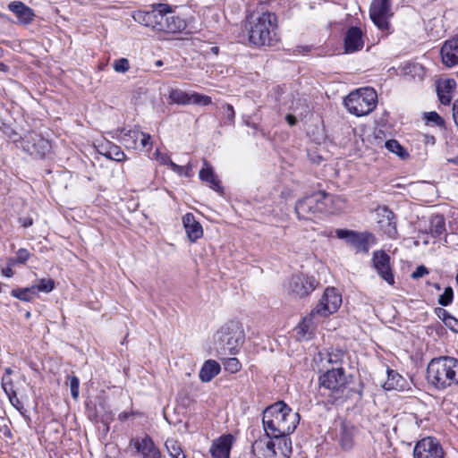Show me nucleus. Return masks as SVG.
<instances>
[{
	"instance_id": "680f3d73",
	"label": "nucleus",
	"mask_w": 458,
	"mask_h": 458,
	"mask_svg": "<svg viewBox=\"0 0 458 458\" xmlns=\"http://www.w3.org/2000/svg\"><path fill=\"white\" fill-rule=\"evenodd\" d=\"M285 119L291 126L295 125L297 123L296 117L293 114H287Z\"/></svg>"
},
{
	"instance_id": "b1692460",
	"label": "nucleus",
	"mask_w": 458,
	"mask_h": 458,
	"mask_svg": "<svg viewBox=\"0 0 458 458\" xmlns=\"http://www.w3.org/2000/svg\"><path fill=\"white\" fill-rule=\"evenodd\" d=\"M8 9L16 15L19 22L22 24L30 23L35 16L33 10L21 1L11 2Z\"/></svg>"
},
{
	"instance_id": "f704fd0d",
	"label": "nucleus",
	"mask_w": 458,
	"mask_h": 458,
	"mask_svg": "<svg viewBox=\"0 0 458 458\" xmlns=\"http://www.w3.org/2000/svg\"><path fill=\"white\" fill-rule=\"evenodd\" d=\"M11 295L22 301H30L36 296V288H33V286L15 288L11 291Z\"/></svg>"
},
{
	"instance_id": "7c9ffc66",
	"label": "nucleus",
	"mask_w": 458,
	"mask_h": 458,
	"mask_svg": "<svg viewBox=\"0 0 458 458\" xmlns=\"http://www.w3.org/2000/svg\"><path fill=\"white\" fill-rule=\"evenodd\" d=\"M132 18L136 22L142 24L146 27L151 26L153 28H157L156 22L157 19V14L156 13L155 11H136L132 13Z\"/></svg>"
},
{
	"instance_id": "4d7b16f0",
	"label": "nucleus",
	"mask_w": 458,
	"mask_h": 458,
	"mask_svg": "<svg viewBox=\"0 0 458 458\" xmlns=\"http://www.w3.org/2000/svg\"><path fill=\"white\" fill-rule=\"evenodd\" d=\"M169 168L179 175H182L184 170V166L179 165L174 162H170Z\"/></svg>"
},
{
	"instance_id": "e2e57ef3",
	"label": "nucleus",
	"mask_w": 458,
	"mask_h": 458,
	"mask_svg": "<svg viewBox=\"0 0 458 458\" xmlns=\"http://www.w3.org/2000/svg\"><path fill=\"white\" fill-rule=\"evenodd\" d=\"M191 170V165L189 164L188 165L184 166V170H183V173L182 174L186 175V176H189L190 175V171Z\"/></svg>"
},
{
	"instance_id": "603ef678",
	"label": "nucleus",
	"mask_w": 458,
	"mask_h": 458,
	"mask_svg": "<svg viewBox=\"0 0 458 458\" xmlns=\"http://www.w3.org/2000/svg\"><path fill=\"white\" fill-rule=\"evenodd\" d=\"M2 387L6 394L14 392L13 384L11 377L3 376L2 377Z\"/></svg>"
},
{
	"instance_id": "393cba45",
	"label": "nucleus",
	"mask_w": 458,
	"mask_h": 458,
	"mask_svg": "<svg viewBox=\"0 0 458 458\" xmlns=\"http://www.w3.org/2000/svg\"><path fill=\"white\" fill-rule=\"evenodd\" d=\"M199 176L201 181L208 183L211 189L222 192L220 181L216 176L213 167L206 159L203 160V167L199 171Z\"/></svg>"
},
{
	"instance_id": "e433bc0d",
	"label": "nucleus",
	"mask_w": 458,
	"mask_h": 458,
	"mask_svg": "<svg viewBox=\"0 0 458 458\" xmlns=\"http://www.w3.org/2000/svg\"><path fill=\"white\" fill-rule=\"evenodd\" d=\"M219 359L221 360L225 369L230 373H236L242 368V364L240 363L238 359L234 357L225 356V358Z\"/></svg>"
},
{
	"instance_id": "58836bf2",
	"label": "nucleus",
	"mask_w": 458,
	"mask_h": 458,
	"mask_svg": "<svg viewBox=\"0 0 458 458\" xmlns=\"http://www.w3.org/2000/svg\"><path fill=\"white\" fill-rule=\"evenodd\" d=\"M108 146L109 150L107 151V158L118 162L123 161L125 159V154L119 146H116L112 142H108L107 147Z\"/></svg>"
},
{
	"instance_id": "3c124183",
	"label": "nucleus",
	"mask_w": 458,
	"mask_h": 458,
	"mask_svg": "<svg viewBox=\"0 0 458 458\" xmlns=\"http://www.w3.org/2000/svg\"><path fill=\"white\" fill-rule=\"evenodd\" d=\"M9 398V401L11 403V404L16 409L18 410L21 413H22V410H23V405L21 404V401L19 400V398L17 397V394H16V392H12L8 394H6Z\"/></svg>"
},
{
	"instance_id": "a878e982",
	"label": "nucleus",
	"mask_w": 458,
	"mask_h": 458,
	"mask_svg": "<svg viewBox=\"0 0 458 458\" xmlns=\"http://www.w3.org/2000/svg\"><path fill=\"white\" fill-rule=\"evenodd\" d=\"M273 438L276 448V455L277 458H289L292 454V441L289 435H282V437H268Z\"/></svg>"
},
{
	"instance_id": "c03bdc74",
	"label": "nucleus",
	"mask_w": 458,
	"mask_h": 458,
	"mask_svg": "<svg viewBox=\"0 0 458 458\" xmlns=\"http://www.w3.org/2000/svg\"><path fill=\"white\" fill-rule=\"evenodd\" d=\"M439 312L443 313V322L445 325L449 327L452 331L458 333V319L451 316L450 314H447V312L440 309Z\"/></svg>"
},
{
	"instance_id": "f3484780",
	"label": "nucleus",
	"mask_w": 458,
	"mask_h": 458,
	"mask_svg": "<svg viewBox=\"0 0 458 458\" xmlns=\"http://www.w3.org/2000/svg\"><path fill=\"white\" fill-rule=\"evenodd\" d=\"M364 47L363 32L360 28L356 26L350 27L344 35V47L347 54H352L361 50Z\"/></svg>"
},
{
	"instance_id": "bf43d9fd",
	"label": "nucleus",
	"mask_w": 458,
	"mask_h": 458,
	"mask_svg": "<svg viewBox=\"0 0 458 458\" xmlns=\"http://www.w3.org/2000/svg\"><path fill=\"white\" fill-rule=\"evenodd\" d=\"M21 225L25 228L30 227L33 225V220L30 217H24V218L21 219Z\"/></svg>"
},
{
	"instance_id": "f257e3e1",
	"label": "nucleus",
	"mask_w": 458,
	"mask_h": 458,
	"mask_svg": "<svg viewBox=\"0 0 458 458\" xmlns=\"http://www.w3.org/2000/svg\"><path fill=\"white\" fill-rule=\"evenodd\" d=\"M300 421V414L280 401L266 408L262 423L267 437L291 435Z\"/></svg>"
},
{
	"instance_id": "9d476101",
	"label": "nucleus",
	"mask_w": 458,
	"mask_h": 458,
	"mask_svg": "<svg viewBox=\"0 0 458 458\" xmlns=\"http://www.w3.org/2000/svg\"><path fill=\"white\" fill-rule=\"evenodd\" d=\"M342 303V297L335 288H327L315 309L311 310V316L326 318L335 313Z\"/></svg>"
},
{
	"instance_id": "72a5a7b5",
	"label": "nucleus",
	"mask_w": 458,
	"mask_h": 458,
	"mask_svg": "<svg viewBox=\"0 0 458 458\" xmlns=\"http://www.w3.org/2000/svg\"><path fill=\"white\" fill-rule=\"evenodd\" d=\"M165 446L171 458H186L181 444L174 438H167Z\"/></svg>"
},
{
	"instance_id": "0e129e2a",
	"label": "nucleus",
	"mask_w": 458,
	"mask_h": 458,
	"mask_svg": "<svg viewBox=\"0 0 458 458\" xmlns=\"http://www.w3.org/2000/svg\"><path fill=\"white\" fill-rule=\"evenodd\" d=\"M128 418H129V414H128V413H126V412H123V413H121V414L119 415V419H120L121 420H127Z\"/></svg>"
},
{
	"instance_id": "052dcab7",
	"label": "nucleus",
	"mask_w": 458,
	"mask_h": 458,
	"mask_svg": "<svg viewBox=\"0 0 458 458\" xmlns=\"http://www.w3.org/2000/svg\"><path fill=\"white\" fill-rule=\"evenodd\" d=\"M2 274L6 277H12L13 276V270L12 267H7L2 269Z\"/></svg>"
},
{
	"instance_id": "49530a36",
	"label": "nucleus",
	"mask_w": 458,
	"mask_h": 458,
	"mask_svg": "<svg viewBox=\"0 0 458 458\" xmlns=\"http://www.w3.org/2000/svg\"><path fill=\"white\" fill-rule=\"evenodd\" d=\"M113 67L116 72L124 73L130 69L129 60L123 57L117 59L114 62Z\"/></svg>"
},
{
	"instance_id": "4c0bfd02",
	"label": "nucleus",
	"mask_w": 458,
	"mask_h": 458,
	"mask_svg": "<svg viewBox=\"0 0 458 458\" xmlns=\"http://www.w3.org/2000/svg\"><path fill=\"white\" fill-rule=\"evenodd\" d=\"M385 146L390 152L396 154L401 158L408 157V153L396 140H389L386 141Z\"/></svg>"
},
{
	"instance_id": "4be33fe9",
	"label": "nucleus",
	"mask_w": 458,
	"mask_h": 458,
	"mask_svg": "<svg viewBox=\"0 0 458 458\" xmlns=\"http://www.w3.org/2000/svg\"><path fill=\"white\" fill-rule=\"evenodd\" d=\"M157 30H163L167 33L181 32L186 28V22L181 17L170 14L163 21H157Z\"/></svg>"
},
{
	"instance_id": "f03ea898",
	"label": "nucleus",
	"mask_w": 458,
	"mask_h": 458,
	"mask_svg": "<svg viewBox=\"0 0 458 458\" xmlns=\"http://www.w3.org/2000/svg\"><path fill=\"white\" fill-rule=\"evenodd\" d=\"M320 394L327 397L331 404L344 403L350 398L353 390L348 387V379L343 367H332L323 373L319 378Z\"/></svg>"
},
{
	"instance_id": "864d4df0",
	"label": "nucleus",
	"mask_w": 458,
	"mask_h": 458,
	"mask_svg": "<svg viewBox=\"0 0 458 458\" xmlns=\"http://www.w3.org/2000/svg\"><path fill=\"white\" fill-rule=\"evenodd\" d=\"M156 157H157V160L161 165H170V162H172V159L170 158V157H169V156H167L166 154L161 153V152H159V151H157V152H156Z\"/></svg>"
},
{
	"instance_id": "c9c22d12",
	"label": "nucleus",
	"mask_w": 458,
	"mask_h": 458,
	"mask_svg": "<svg viewBox=\"0 0 458 458\" xmlns=\"http://www.w3.org/2000/svg\"><path fill=\"white\" fill-rule=\"evenodd\" d=\"M34 143L32 145L33 150L32 153L37 154L39 157H44L45 154L49 150L50 144L48 140L37 136L33 139Z\"/></svg>"
},
{
	"instance_id": "aec40b11",
	"label": "nucleus",
	"mask_w": 458,
	"mask_h": 458,
	"mask_svg": "<svg viewBox=\"0 0 458 458\" xmlns=\"http://www.w3.org/2000/svg\"><path fill=\"white\" fill-rule=\"evenodd\" d=\"M251 452L258 458H277L273 438L267 436L256 440L251 445Z\"/></svg>"
},
{
	"instance_id": "bb28decb",
	"label": "nucleus",
	"mask_w": 458,
	"mask_h": 458,
	"mask_svg": "<svg viewBox=\"0 0 458 458\" xmlns=\"http://www.w3.org/2000/svg\"><path fill=\"white\" fill-rule=\"evenodd\" d=\"M407 385H408L407 381L403 376H401L395 370H393L389 368L387 369V379L383 385L384 389H386L387 391H389V390L403 391L407 387Z\"/></svg>"
},
{
	"instance_id": "c85d7f7f",
	"label": "nucleus",
	"mask_w": 458,
	"mask_h": 458,
	"mask_svg": "<svg viewBox=\"0 0 458 458\" xmlns=\"http://www.w3.org/2000/svg\"><path fill=\"white\" fill-rule=\"evenodd\" d=\"M318 317V316H311L310 312L309 317L302 319L296 328L297 338L299 340H308L310 338L315 327L314 320L317 319Z\"/></svg>"
},
{
	"instance_id": "dca6fc26",
	"label": "nucleus",
	"mask_w": 458,
	"mask_h": 458,
	"mask_svg": "<svg viewBox=\"0 0 458 458\" xmlns=\"http://www.w3.org/2000/svg\"><path fill=\"white\" fill-rule=\"evenodd\" d=\"M372 262L378 276L387 284H394V277L390 266V257L383 250H376L373 253Z\"/></svg>"
},
{
	"instance_id": "5fc2aeb1",
	"label": "nucleus",
	"mask_w": 458,
	"mask_h": 458,
	"mask_svg": "<svg viewBox=\"0 0 458 458\" xmlns=\"http://www.w3.org/2000/svg\"><path fill=\"white\" fill-rule=\"evenodd\" d=\"M428 274V270L424 266H420L416 268V270L411 274V277L413 279H418L422 277L423 276Z\"/></svg>"
},
{
	"instance_id": "09e8293b",
	"label": "nucleus",
	"mask_w": 458,
	"mask_h": 458,
	"mask_svg": "<svg viewBox=\"0 0 458 458\" xmlns=\"http://www.w3.org/2000/svg\"><path fill=\"white\" fill-rule=\"evenodd\" d=\"M68 379L70 380V388H71V394L73 399H77L79 397V386H80V380L75 376H68Z\"/></svg>"
},
{
	"instance_id": "473e14b6",
	"label": "nucleus",
	"mask_w": 458,
	"mask_h": 458,
	"mask_svg": "<svg viewBox=\"0 0 458 458\" xmlns=\"http://www.w3.org/2000/svg\"><path fill=\"white\" fill-rule=\"evenodd\" d=\"M445 231V223L443 216L436 215L430 218L429 221V232L437 237L443 234Z\"/></svg>"
},
{
	"instance_id": "6ab92c4d",
	"label": "nucleus",
	"mask_w": 458,
	"mask_h": 458,
	"mask_svg": "<svg viewBox=\"0 0 458 458\" xmlns=\"http://www.w3.org/2000/svg\"><path fill=\"white\" fill-rule=\"evenodd\" d=\"M377 214L380 217L378 223L381 225V228L390 238H395L397 229L394 212L385 206L379 208Z\"/></svg>"
},
{
	"instance_id": "7ed1b4c3",
	"label": "nucleus",
	"mask_w": 458,
	"mask_h": 458,
	"mask_svg": "<svg viewBox=\"0 0 458 458\" xmlns=\"http://www.w3.org/2000/svg\"><path fill=\"white\" fill-rule=\"evenodd\" d=\"M249 41L257 47H272L279 41L277 17L274 13L265 12L252 16L248 23Z\"/></svg>"
},
{
	"instance_id": "5701e85b",
	"label": "nucleus",
	"mask_w": 458,
	"mask_h": 458,
	"mask_svg": "<svg viewBox=\"0 0 458 458\" xmlns=\"http://www.w3.org/2000/svg\"><path fill=\"white\" fill-rule=\"evenodd\" d=\"M182 223L191 242H195L203 235L201 225L195 219L191 213H187L182 216Z\"/></svg>"
},
{
	"instance_id": "de8ad7c7",
	"label": "nucleus",
	"mask_w": 458,
	"mask_h": 458,
	"mask_svg": "<svg viewBox=\"0 0 458 458\" xmlns=\"http://www.w3.org/2000/svg\"><path fill=\"white\" fill-rule=\"evenodd\" d=\"M424 118L426 119L427 123H432L437 126L444 125L443 118L437 112L432 111L425 113Z\"/></svg>"
},
{
	"instance_id": "cd10ccee",
	"label": "nucleus",
	"mask_w": 458,
	"mask_h": 458,
	"mask_svg": "<svg viewBox=\"0 0 458 458\" xmlns=\"http://www.w3.org/2000/svg\"><path fill=\"white\" fill-rule=\"evenodd\" d=\"M456 82L454 80H444L438 81L437 85V93L443 105H449L452 100L451 92L454 89Z\"/></svg>"
},
{
	"instance_id": "338daca9",
	"label": "nucleus",
	"mask_w": 458,
	"mask_h": 458,
	"mask_svg": "<svg viewBox=\"0 0 458 458\" xmlns=\"http://www.w3.org/2000/svg\"><path fill=\"white\" fill-rule=\"evenodd\" d=\"M12 373H13L12 369H11V368H6V369H5V370H4V376H9V377H11Z\"/></svg>"
},
{
	"instance_id": "8fccbe9b",
	"label": "nucleus",
	"mask_w": 458,
	"mask_h": 458,
	"mask_svg": "<svg viewBox=\"0 0 458 458\" xmlns=\"http://www.w3.org/2000/svg\"><path fill=\"white\" fill-rule=\"evenodd\" d=\"M30 258V252L26 249H19L16 252L15 259L13 260L14 263H25Z\"/></svg>"
},
{
	"instance_id": "4468645a",
	"label": "nucleus",
	"mask_w": 458,
	"mask_h": 458,
	"mask_svg": "<svg viewBox=\"0 0 458 458\" xmlns=\"http://www.w3.org/2000/svg\"><path fill=\"white\" fill-rule=\"evenodd\" d=\"M317 284L318 283L314 277L296 275L291 277L288 291L290 293L302 298L313 292Z\"/></svg>"
},
{
	"instance_id": "a19ab883",
	"label": "nucleus",
	"mask_w": 458,
	"mask_h": 458,
	"mask_svg": "<svg viewBox=\"0 0 458 458\" xmlns=\"http://www.w3.org/2000/svg\"><path fill=\"white\" fill-rule=\"evenodd\" d=\"M32 286L36 288V294L38 292L50 293L55 288V282L49 278H42L38 284Z\"/></svg>"
},
{
	"instance_id": "a211bd4d",
	"label": "nucleus",
	"mask_w": 458,
	"mask_h": 458,
	"mask_svg": "<svg viewBox=\"0 0 458 458\" xmlns=\"http://www.w3.org/2000/svg\"><path fill=\"white\" fill-rule=\"evenodd\" d=\"M442 63L446 67L458 64V34L446 40L441 47Z\"/></svg>"
},
{
	"instance_id": "ddd939ff",
	"label": "nucleus",
	"mask_w": 458,
	"mask_h": 458,
	"mask_svg": "<svg viewBox=\"0 0 458 458\" xmlns=\"http://www.w3.org/2000/svg\"><path fill=\"white\" fill-rule=\"evenodd\" d=\"M170 100L177 105H199L208 106L212 103V98L208 96L197 92H186L180 89H173L169 92Z\"/></svg>"
},
{
	"instance_id": "69168bd1",
	"label": "nucleus",
	"mask_w": 458,
	"mask_h": 458,
	"mask_svg": "<svg viewBox=\"0 0 458 458\" xmlns=\"http://www.w3.org/2000/svg\"><path fill=\"white\" fill-rule=\"evenodd\" d=\"M0 71L1 72H7L8 71V66L5 65L4 63H0Z\"/></svg>"
},
{
	"instance_id": "1a4fd4ad",
	"label": "nucleus",
	"mask_w": 458,
	"mask_h": 458,
	"mask_svg": "<svg viewBox=\"0 0 458 458\" xmlns=\"http://www.w3.org/2000/svg\"><path fill=\"white\" fill-rule=\"evenodd\" d=\"M359 433V428L351 421L341 420L335 428L334 439L342 451L349 452L353 449Z\"/></svg>"
},
{
	"instance_id": "39448f33",
	"label": "nucleus",
	"mask_w": 458,
	"mask_h": 458,
	"mask_svg": "<svg viewBox=\"0 0 458 458\" xmlns=\"http://www.w3.org/2000/svg\"><path fill=\"white\" fill-rule=\"evenodd\" d=\"M244 332L236 323L223 326L214 336V348L218 358L231 356L237 353L243 344Z\"/></svg>"
},
{
	"instance_id": "ea45409f",
	"label": "nucleus",
	"mask_w": 458,
	"mask_h": 458,
	"mask_svg": "<svg viewBox=\"0 0 458 458\" xmlns=\"http://www.w3.org/2000/svg\"><path fill=\"white\" fill-rule=\"evenodd\" d=\"M344 352L342 350H333L327 353V362L332 367H342Z\"/></svg>"
},
{
	"instance_id": "79ce46f5",
	"label": "nucleus",
	"mask_w": 458,
	"mask_h": 458,
	"mask_svg": "<svg viewBox=\"0 0 458 458\" xmlns=\"http://www.w3.org/2000/svg\"><path fill=\"white\" fill-rule=\"evenodd\" d=\"M156 13L157 14V21H163L165 18L173 13L171 7L165 4H157L153 5Z\"/></svg>"
},
{
	"instance_id": "0eeeda50",
	"label": "nucleus",
	"mask_w": 458,
	"mask_h": 458,
	"mask_svg": "<svg viewBox=\"0 0 458 458\" xmlns=\"http://www.w3.org/2000/svg\"><path fill=\"white\" fill-rule=\"evenodd\" d=\"M332 196L325 191H318L296 202L295 212L300 220L311 221L317 214L327 210V204Z\"/></svg>"
},
{
	"instance_id": "2f4dec72",
	"label": "nucleus",
	"mask_w": 458,
	"mask_h": 458,
	"mask_svg": "<svg viewBox=\"0 0 458 458\" xmlns=\"http://www.w3.org/2000/svg\"><path fill=\"white\" fill-rule=\"evenodd\" d=\"M140 131L138 129L133 130H123L121 131V140L123 142L126 148H137V141L140 138Z\"/></svg>"
},
{
	"instance_id": "412c9836",
	"label": "nucleus",
	"mask_w": 458,
	"mask_h": 458,
	"mask_svg": "<svg viewBox=\"0 0 458 458\" xmlns=\"http://www.w3.org/2000/svg\"><path fill=\"white\" fill-rule=\"evenodd\" d=\"M233 443V436H222L215 440L210 447L213 458H229Z\"/></svg>"
},
{
	"instance_id": "2eb2a0df",
	"label": "nucleus",
	"mask_w": 458,
	"mask_h": 458,
	"mask_svg": "<svg viewBox=\"0 0 458 458\" xmlns=\"http://www.w3.org/2000/svg\"><path fill=\"white\" fill-rule=\"evenodd\" d=\"M130 446L133 447L141 458H161L159 448L148 435L131 438Z\"/></svg>"
},
{
	"instance_id": "6e6d98bb",
	"label": "nucleus",
	"mask_w": 458,
	"mask_h": 458,
	"mask_svg": "<svg viewBox=\"0 0 458 458\" xmlns=\"http://www.w3.org/2000/svg\"><path fill=\"white\" fill-rule=\"evenodd\" d=\"M140 144H141L142 148H146L147 146L151 145L150 135L140 131Z\"/></svg>"
},
{
	"instance_id": "13d9d810",
	"label": "nucleus",
	"mask_w": 458,
	"mask_h": 458,
	"mask_svg": "<svg viewBox=\"0 0 458 458\" xmlns=\"http://www.w3.org/2000/svg\"><path fill=\"white\" fill-rule=\"evenodd\" d=\"M109 141H106L105 143H101L98 146V151L99 154L105 156L107 157V151L109 150V146L107 147Z\"/></svg>"
},
{
	"instance_id": "f8f14e48",
	"label": "nucleus",
	"mask_w": 458,
	"mask_h": 458,
	"mask_svg": "<svg viewBox=\"0 0 458 458\" xmlns=\"http://www.w3.org/2000/svg\"><path fill=\"white\" fill-rule=\"evenodd\" d=\"M413 456L414 458H444V451L436 438L428 437L416 443Z\"/></svg>"
},
{
	"instance_id": "a18cd8bd",
	"label": "nucleus",
	"mask_w": 458,
	"mask_h": 458,
	"mask_svg": "<svg viewBox=\"0 0 458 458\" xmlns=\"http://www.w3.org/2000/svg\"><path fill=\"white\" fill-rule=\"evenodd\" d=\"M454 292L451 287H446L438 298V303L442 306H448L453 301Z\"/></svg>"
},
{
	"instance_id": "6e6552de",
	"label": "nucleus",
	"mask_w": 458,
	"mask_h": 458,
	"mask_svg": "<svg viewBox=\"0 0 458 458\" xmlns=\"http://www.w3.org/2000/svg\"><path fill=\"white\" fill-rule=\"evenodd\" d=\"M337 238L343 239L351 247L358 252H369L371 245L376 243V238L369 232H356L348 229H337L335 231Z\"/></svg>"
},
{
	"instance_id": "423d86ee",
	"label": "nucleus",
	"mask_w": 458,
	"mask_h": 458,
	"mask_svg": "<svg viewBox=\"0 0 458 458\" xmlns=\"http://www.w3.org/2000/svg\"><path fill=\"white\" fill-rule=\"evenodd\" d=\"M377 92L372 88H362L351 92L344 100L347 110L357 116L369 114L377 106Z\"/></svg>"
},
{
	"instance_id": "37998d69",
	"label": "nucleus",
	"mask_w": 458,
	"mask_h": 458,
	"mask_svg": "<svg viewBox=\"0 0 458 458\" xmlns=\"http://www.w3.org/2000/svg\"><path fill=\"white\" fill-rule=\"evenodd\" d=\"M221 112L225 119V123L233 124L234 123L235 113L232 105L224 104L221 106Z\"/></svg>"
},
{
	"instance_id": "9b49d317",
	"label": "nucleus",
	"mask_w": 458,
	"mask_h": 458,
	"mask_svg": "<svg viewBox=\"0 0 458 458\" xmlns=\"http://www.w3.org/2000/svg\"><path fill=\"white\" fill-rule=\"evenodd\" d=\"M369 15L374 24L381 30L389 28L388 18L391 13V0H373L370 4Z\"/></svg>"
},
{
	"instance_id": "20e7f679",
	"label": "nucleus",
	"mask_w": 458,
	"mask_h": 458,
	"mask_svg": "<svg viewBox=\"0 0 458 458\" xmlns=\"http://www.w3.org/2000/svg\"><path fill=\"white\" fill-rule=\"evenodd\" d=\"M427 380L437 390L458 386V359L451 356L432 359L428 364Z\"/></svg>"
},
{
	"instance_id": "774afa93",
	"label": "nucleus",
	"mask_w": 458,
	"mask_h": 458,
	"mask_svg": "<svg viewBox=\"0 0 458 458\" xmlns=\"http://www.w3.org/2000/svg\"><path fill=\"white\" fill-rule=\"evenodd\" d=\"M427 142H431L432 144H434L435 137L434 136L427 137Z\"/></svg>"
},
{
	"instance_id": "c756f323",
	"label": "nucleus",
	"mask_w": 458,
	"mask_h": 458,
	"mask_svg": "<svg viewBox=\"0 0 458 458\" xmlns=\"http://www.w3.org/2000/svg\"><path fill=\"white\" fill-rule=\"evenodd\" d=\"M220 369L218 362L208 360L205 361L199 371V378L202 382H209L220 372Z\"/></svg>"
}]
</instances>
